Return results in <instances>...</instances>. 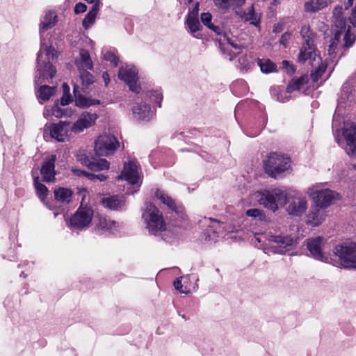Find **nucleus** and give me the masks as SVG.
<instances>
[{
	"label": "nucleus",
	"instance_id": "obj_1",
	"mask_svg": "<svg viewBox=\"0 0 356 356\" xmlns=\"http://www.w3.org/2000/svg\"><path fill=\"white\" fill-rule=\"evenodd\" d=\"M257 197L261 205L273 211L278 209L279 205H286V210L289 214L301 216L307 209L306 198L296 191L275 188L258 193Z\"/></svg>",
	"mask_w": 356,
	"mask_h": 356
},
{
	"label": "nucleus",
	"instance_id": "obj_2",
	"mask_svg": "<svg viewBox=\"0 0 356 356\" xmlns=\"http://www.w3.org/2000/svg\"><path fill=\"white\" fill-rule=\"evenodd\" d=\"M55 56V49L51 46H47L41 39V47L37 57V74L35 83L40 85L43 81L51 79L56 72V69L50 64V60Z\"/></svg>",
	"mask_w": 356,
	"mask_h": 356
},
{
	"label": "nucleus",
	"instance_id": "obj_3",
	"mask_svg": "<svg viewBox=\"0 0 356 356\" xmlns=\"http://www.w3.org/2000/svg\"><path fill=\"white\" fill-rule=\"evenodd\" d=\"M333 27L334 28V37L331 40L329 47L337 49L341 37L343 35L345 47H349L353 45L355 40V36L350 33V26L346 30V21L343 15V8L337 6L333 10Z\"/></svg>",
	"mask_w": 356,
	"mask_h": 356
},
{
	"label": "nucleus",
	"instance_id": "obj_4",
	"mask_svg": "<svg viewBox=\"0 0 356 356\" xmlns=\"http://www.w3.org/2000/svg\"><path fill=\"white\" fill-rule=\"evenodd\" d=\"M142 218L146 229L152 235H158L166 229V223L162 213L152 203H146Z\"/></svg>",
	"mask_w": 356,
	"mask_h": 356
},
{
	"label": "nucleus",
	"instance_id": "obj_5",
	"mask_svg": "<svg viewBox=\"0 0 356 356\" xmlns=\"http://www.w3.org/2000/svg\"><path fill=\"white\" fill-rule=\"evenodd\" d=\"M266 172L273 178H277L283 172L289 170L290 159L275 152L270 154L264 162Z\"/></svg>",
	"mask_w": 356,
	"mask_h": 356
},
{
	"label": "nucleus",
	"instance_id": "obj_6",
	"mask_svg": "<svg viewBox=\"0 0 356 356\" xmlns=\"http://www.w3.org/2000/svg\"><path fill=\"white\" fill-rule=\"evenodd\" d=\"M79 193L82 197L81 205L70 218V225L72 228L81 229L90 225L93 216V211L90 207H83V202L88 195L86 189H80Z\"/></svg>",
	"mask_w": 356,
	"mask_h": 356
},
{
	"label": "nucleus",
	"instance_id": "obj_7",
	"mask_svg": "<svg viewBox=\"0 0 356 356\" xmlns=\"http://www.w3.org/2000/svg\"><path fill=\"white\" fill-rule=\"evenodd\" d=\"M307 195L313 200L315 205L326 209L339 199V194L330 189H319L318 186L308 188Z\"/></svg>",
	"mask_w": 356,
	"mask_h": 356
},
{
	"label": "nucleus",
	"instance_id": "obj_8",
	"mask_svg": "<svg viewBox=\"0 0 356 356\" xmlns=\"http://www.w3.org/2000/svg\"><path fill=\"white\" fill-rule=\"evenodd\" d=\"M356 243L346 242L337 245L334 250V254L338 258L339 264L345 268H355V249Z\"/></svg>",
	"mask_w": 356,
	"mask_h": 356
},
{
	"label": "nucleus",
	"instance_id": "obj_9",
	"mask_svg": "<svg viewBox=\"0 0 356 356\" xmlns=\"http://www.w3.org/2000/svg\"><path fill=\"white\" fill-rule=\"evenodd\" d=\"M118 147L119 143L113 135H101L95 142V152L99 156L112 154Z\"/></svg>",
	"mask_w": 356,
	"mask_h": 356
},
{
	"label": "nucleus",
	"instance_id": "obj_10",
	"mask_svg": "<svg viewBox=\"0 0 356 356\" xmlns=\"http://www.w3.org/2000/svg\"><path fill=\"white\" fill-rule=\"evenodd\" d=\"M268 241V251L281 254L288 252L293 244V238L288 236L271 235Z\"/></svg>",
	"mask_w": 356,
	"mask_h": 356
},
{
	"label": "nucleus",
	"instance_id": "obj_11",
	"mask_svg": "<svg viewBox=\"0 0 356 356\" xmlns=\"http://www.w3.org/2000/svg\"><path fill=\"white\" fill-rule=\"evenodd\" d=\"M118 77L124 81L128 86L130 90L139 93L140 87L138 84V70L135 67L127 65L119 69Z\"/></svg>",
	"mask_w": 356,
	"mask_h": 356
},
{
	"label": "nucleus",
	"instance_id": "obj_12",
	"mask_svg": "<svg viewBox=\"0 0 356 356\" xmlns=\"http://www.w3.org/2000/svg\"><path fill=\"white\" fill-rule=\"evenodd\" d=\"M343 135L346 141V152L349 155L356 156V126L354 122L344 123Z\"/></svg>",
	"mask_w": 356,
	"mask_h": 356
},
{
	"label": "nucleus",
	"instance_id": "obj_13",
	"mask_svg": "<svg viewBox=\"0 0 356 356\" xmlns=\"http://www.w3.org/2000/svg\"><path fill=\"white\" fill-rule=\"evenodd\" d=\"M324 245V239L321 236L311 238L307 240V249L312 257L317 260L327 262L328 258L323 251Z\"/></svg>",
	"mask_w": 356,
	"mask_h": 356
},
{
	"label": "nucleus",
	"instance_id": "obj_14",
	"mask_svg": "<svg viewBox=\"0 0 356 356\" xmlns=\"http://www.w3.org/2000/svg\"><path fill=\"white\" fill-rule=\"evenodd\" d=\"M98 115L96 113H90L88 112L83 113L71 127L70 129L72 132L78 134L83 131L84 129H88L95 124Z\"/></svg>",
	"mask_w": 356,
	"mask_h": 356
},
{
	"label": "nucleus",
	"instance_id": "obj_15",
	"mask_svg": "<svg viewBox=\"0 0 356 356\" xmlns=\"http://www.w3.org/2000/svg\"><path fill=\"white\" fill-rule=\"evenodd\" d=\"M118 179H124L132 185L139 183L140 176L138 166L136 163L135 161H130L124 163V169Z\"/></svg>",
	"mask_w": 356,
	"mask_h": 356
},
{
	"label": "nucleus",
	"instance_id": "obj_16",
	"mask_svg": "<svg viewBox=\"0 0 356 356\" xmlns=\"http://www.w3.org/2000/svg\"><path fill=\"white\" fill-rule=\"evenodd\" d=\"M307 60L310 61L311 65L319 64L321 57L317 54L316 46L302 44L298 57L300 63H304Z\"/></svg>",
	"mask_w": 356,
	"mask_h": 356
},
{
	"label": "nucleus",
	"instance_id": "obj_17",
	"mask_svg": "<svg viewBox=\"0 0 356 356\" xmlns=\"http://www.w3.org/2000/svg\"><path fill=\"white\" fill-rule=\"evenodd\" d=\"M70 122L60 121L58 124H51L49 132L51 138L58 142H64L67 139Z\"/></svg>",
	"mask_w": 356,
	"mask_h": 356
},
{
	"label": "nucleus",
	"instance_id": "obj_18",
	"mask_svg": "<svg viewBox=\"0 0 356 356\" xmlns=\"http://www.w3.org/2000/svg\"><path fill=\"white\" fill-rule=\"evenodd\" d=\"M56 156L51 155L46 159L41 169L40 173L42 180L46 182L53 181L55 179V162Z\"/></svg>",
	"mask_w": 356,
	"mask_h": 356
},
{
	"label": "nucleus",
	"instance_id": "obj_19",
	"mask_svg": "<svg viewBox=\"0 0 356 356\" xmlns=\"http://www.w3.org/2000/svg\"><path fill=\"white\" fill-rule=\"evenodd\" d=\"M325 216L324 208L315 205L307 216V223L313 227L318 226L325 220Z\"/></svg>",
	"mask_w": 356,
	"mask_h": 356
},
{
	"label": "nucleus",
	"instance_id": "obj_20",
	"mask_svg": "<svg viewBox=\"0 0 356 356\" xmlns=\"http://www.w3.org/2000/svg\"><path fill=\"white\" fill-rule=\"evenodd\" d=\"M132 111L137 120L148 121L152 116L151 108L147 104H137L133 107Z\"/></svg>",
	"mask_w": 356,
	"mask_h": 356
},
{
	"label": "nucleus",
	"instance_id": "obj_21",
	"mask_svg": "<svg viewBox=\"0 0 356 356\" xmlns=\"http://www.w3.org/2000/svg\"><path fill=\"white\" fill-rule=\"evenodd\" d=\"M75 64L80 70H92L93 67L89 52L86 49H81L79 56L75 60Z\"/></svg>",
	"mask_w": 356,
	"mask_h": 356
},
{
	"label": "nucleus",
	"instance_id": "obj_22",
	"mask_svg": "<svg viewBox=\"0 0 356 356\" xmlns=\"http://www.w3.org/2000/svg\"><path fill=\"white\" fill-rule=\"evenodd\" d=\"M79 159L91 170L101 171L109 168V163L104 159L91 161L88 157H84Z\"/></svg>",
	"mask_w": 356,
	"mask_h": 356
},
{
	"label": "nucleus",
	"instance_id": "obj_23",
	"mask_svg": "<svg viewBox=\"0 0 356 356\" xmlns=\"http://www.w3.org/2000/svg\"><path fill=\"white\" fill-rule=\"evenodd\" d=\"M330 3V0H309L305 3L304 10L306 13H316L325 8Z\"/></svg>",
	"mask_w": 356,
	"mask_h": 356
},
{
	"label": "nucleus",
	"instance_id": "obj_24",
	"mask_svg": "<svg viewBox=\"0 0 356 356\" xmlns=\"http://www.w3.org/2000/svg\"><path fill=\"white\" fill-rule=\"evenodd\" d=\"M102 203L104 207L112 209V210H118L122 209L124 205V200L122 197H119L117 195L104 197L102 200Z\"/></svg>",
	"mask_w": 356,
	"mask_h": 356
},
{
	"label": "nucleus",
	"instance_id": "obj_25",
	"mask_svg": "<svg viewBox=\"0 0 356 356\" xmlns=\"http://www.w3.org/2000/svg\"><path fill=\"white\" fill-rule=\"evenodd\" d=\"M74 92L75 97V104L78 107L84 108L90 107V106L100 104L99 100L88 98L84 95L78 93L76 87H74Z\"/></svg>",
	"mask_w": 356,
	"mask_h": 356
},
{
	"label": "nucleus",
	"instance_id": "obj_26",
	"mask_svg": "<svg viewBox=\"0 0 356 356\" xmlns=\"http://www.w3.org/2000/svg\"><path fill=\"white\" fill-rule=\"evenodd\" d=\"M155 195L163 204L167 205L172 211L176 213L181 211V207L177 205L175 201L163 191L157 190L155 193Z\"/></svg>",
	"mask_w": 356,
	"mask_h": 356
},
{
	"label": "nucleus",
	"instance_id": "obj_27",
	"mask_svg": "<svg viewBox=\"0 0 356 356\" xmlns=\"http://www.w3.org/2000/svg\"><path fill=\"white\" fill-rule=\"evenodd\" d=\"M55 200L62 203H70L72 197V191L67 188L60 187L55 189Z\"/></svg>",
	"mask_w": 356,
	"mask_h": 356
},
{
	"label": "nucleus",
	"instance_id": "obj_28",
	"mask_svg": "<svg viewBox=\"0 0 356 356\" xmlns=\"http://www.w3.org/2000/svg\"><path fill=\"white\" fill-rule=\"evenodd\" d=\"M300 35L302 40H304L303 44L316 46L314 44L316 34L311 30L309 26L303 25L301 27Z\"/></svg>",
	"mask_w": 356,
	"mask_h": 356
},
{
	"label": "nucleus",
	"instance_id": "obj_29",
	"mask_svg": "<svg viewBox=\"0 0 356 356\" xmlns=\"http://www.w3.org/2000/svg\"><path fill=\"white\" fill-rule=\"evenodd\" d=\"M57 15L54 12L50 11L46 14L44 20L41 23L40 26V34L43 31L48 30L52 28L56 22Z\"/></svg>",
	"mask_w": 356,
	"mask_h": 356
},
{
	"label": "nucleus",
	"instance_id": "obj_30",
	"mask_svg": "<svg viewBox=\"0 0 356 356\" xmlns=\"http://www.w3.org/2000/svg\"><path fill=\"white\" fill-rule=\"evenodd\" d=\"M99 8V3L96 2L95 4H93L92 9L86 15L83 21V26L86 29H88L94 23Z\"/></svg>",
	"mask_w": 356,
	"mask_h": 356
},
{
	"label": "nucleus",
	"instance_id": "obj_31",
	"mask_svg": "<svg viewBox=\"0 0 356 356\" xmlns=\"http://www.w3.org/2000/svg\"><path fill=\"white\" fill-rule=\"evenodd\" d=\"M212 15L209 13H203L201 14L202 22L207 26L209 29L213 31L217 35H220L222 33L221 28L218 26L214 25L212 22Z\"/></svg>",
	"mask_w": 356,
	"mask_h": 356
},
{
	"label": "nucleus",
	"instance_id": "obj_32",
	"mask_svg": "<svg viewBox=\"0 0 356 356\" xmlns=\"http://www.w3.org/2000/svg\"><path fill=\"white\" fill-rule=\"evenodd\" d=\"M56 92L55 87H50L47 85L41 86L38 90V97L42 101H48Z\"/></svg>",
	"mask_w": 356,
	"mask_h": 356
},
{
	"label": "nucleus",
	"instance_id": "obj_33",
	"mask_svg": "<svg viewBox=\"0 0 356 356\" xmlns=\"http://www.w3.org/2000/svg\"><path fill=\"white\" fill-rule=\"evenodd\" d=\"M314 70L311 73V78L313 81H318V80L322 76V75L325 72L327 68V65L323 63L322 59L321 58V62L319 64H316L314 65H312Z\"/></svg>",
	"mask_w": 356,
	"mask_h": 356
},
{
	"label": "nucleus",
	"instance_id": "obj_34",
	"mask_svg": "<svg viewBox=\"0 0 356 356\" xmlns=\"http://www.w3.org/2000/svg\"><path fill=\"white\" fill-rule=\"evenodd\" d=\"M33 183L36 190L37 195L41 200L47 197L48 193L47 188L39 181V177L36 176L33 178Z\"/></svg>",
	"mask_w": 356,
	"mask_h": 356
},
{
	"label": "nucleus",
	"instance_id": "obj_35",
	"mask_svg": "<svg viewBox=\"0 0 356 356\" xmlns=\"http://www.w3.org/2000/svg\"><path fill=\"white\" fill-rule=\"evenodd\" d=\"M241 17L247 22H250V24L258 26L260 22L259 17L254 13L253 6L250 8L248 13H244Z\"/></svg>",
	"mask_w": 356,
	"mask_h": 356
},
{
	"label": "nucleus",
	"instance_id": "obj_36",
	"mask_svg": "<svg viewBox=\"0 0 356 356\" xmlns=\"http://www.w3.org/2000/svg\"><path fill=\"white\" fill-rule=\"evenodd\" d=\"M257 63L264 73L273 72L276 70V65L269 59H258Z\"/></svg>",
	"mask_w": 356,
	"mask_h": 356
},
{
	"label": "nucleus",
	"instance_id": "obj_37",
	"mask_svg": "<svg viewBox=\"0 0 356 356\" xmlns=\"http://www.w3.org/2000/svg\"><path fill=\"white\" fill-rule=\"evenodd\" d=\"M307 82V77L302 76L289 84L286 88V92H291L294 90H298L301 88L302 86L306 84Z\"/></svg>",
	"mask_w": 356,
	"mask_h": 356
},
{
	"label": "nucleus",
	"instance_id": "obj_38",
	"mask_svg": "<svg viewBox=\"0 0 356 356\" xmlns=\"http://www.w3.org/2000/svg\"><path fill=\"white\" fill-rule=\"evenodd\" d=\"M186 22L192 33L200 30L201 25L198 17L187 15Z\"/></svg>",
	"mask_w": 356,
	"mask_h": 356
},
{
	"label": "nucleus",
	"instance_id": "obj_39",
	"mask_svg": "<svg viewBox=\"0 0 356 356\" xmlns=\"http://www.w3.org/2000/svg\"><path fill=\"white\" fill-rule=\"evenodd\" d=\"M80 79L82 83V89L85 90L88 86L93 83L95 81L94 76L87 70L80 72Z\"/></svg>",
	"mask_w": 356,
	"mask_h": 356
},
{
	"label": "nucleus",
	"instance_id": "obj_40",
	"mask_svg": "<svg viewBox=\"0 0 356 356\" xmlns=\"http://www.w3.org/2000/svg\"><path fill=\"white\" fill-rule=\"evenodd\" d=\"M115 222L114 221H111L105 217H99L97 227L102 230L108 231L111 230L115 226Z\"/></svg>",
	"mask_w": 356,
	"mask_h": 356
},
{
	"label": "nucleus",
	"instance_id": "obj_41",
	"mask_svg": "<svg viewBox=\"0 0 356 356\" xmlns=\"http://www.w3.org/2000/svg\"><path fill=\"white\" fill-rule=\"evenodd\" d=\"M246 215L248 216H250V217H252V218H258L259 220H263L264 216L263 214V213L261 212V210L258 209H248L247 211H246Z\"/></svg>",
	"mask_w": 356,
	"mask_h": 356
},
{
	"label": "nucleus",
	"instance_id": "obj_42",
	"mask_svg": "<svg viewBox=\"0 0 356 356\" xmlns=\"http://www.w3.org/2000/svg\"><path fill=\"white\" fill-rule=\"evenodd\" d=\"M104 58L106 60L111 62L114 67H116L118 64V58L113 52L107 51Z\"/></svg>",
	"mask_w": 356,
	"mask_h": 356
},
{
	"label": "nucleus",
	"instance_id": "obj_43",
	"mask_svg": "<svg viewBox=\"0 0 356 356\" xmlns=\"http://www.w3.org/2000/svg\"><path fill=\"white\" fill-rule=\"evenodd\" d=\"M51 115L55 116L56 118H62L63 115H65L64 111L61 109V108L58 106V104H56L51 112Z\"/></svg>",
	"mask_w": 356,
	"mask_h": 356
},
{
	"label": "nucleus",
	"instance_id": "obj_44",
	"mask_svg": "<svg viewBox=\"0 0 356 356\" xmlns=\"http://www.w3.org/2000/svg\"><path fill=\"white\" fill-rule=\"evenodd\" d=\"M216 6L220 9H227L230 6V0H213Z\"/></svg>",
	"mask_w": 356,
	"mask_h": 356
},
{
	"label": "nucleus",
	"instance_id": "obj_45",
	"mask_svg": "<svg viewBox=\"0 0 356 356\" xmlns=\"http://www.w3.org/2000/svg\"><path fill=\"white\" fill-rule=\"evenodd\" d=\"M181 277H179V278H177L175 281H174V286L175 288V289L178 290L180 293H188V291L187 290H184L182 288H183V285L181 284Z\"/></svg>",
	"mask_w": 356,
	"mask_h": 356
},
{
	"label": "nucleus",
	"instance_id": "obj_46",
	"mask_svg": "<svg viewBox=\"0 0 356 356\" xmlns=\"http://www.w3.org/2000/svg\"><path fill=\"white\" fill-rule=\"evenodd\" d=\"M210 220L215 222V225L212 226V227L214 229V234H219L223 231L224 227L222 226V224L220 222L217 220H213L211 218Z\"/></svg>",
	"mask_w": 356,
	"mask_h": 356
},
{
	"label": "nucleus",
	"instance_id": "obj_47",
	"mask_svg": "<svg viewBox=\"0 0 356 356\" xmlns=\"http://www.w3.org/2000/svg\"><path fill=\"white\" fill-rule=\"evenodd\" d=\"M228 44L232 46L236 51L234 53V54H238L241 53V49H242V46L237 44V43H234V42L231 41V40L229 38H226Z\"/></svg>",
	"mask_w": 356,
	"mask_h": 356
},
{
	"label": "nucleus",
	"instance_id": "obj_48",
	"mask_svg": "<svg viewBox=\"0 0 356 356\" xmlns=\"http://www.w3.org/2000/svg\"><path fill=\"white\" fill-rule=\"evenodd\" d=\"M86 6L82 3H78L74 7V12L76 14L83 13L86 10Z\"/></svg>",
	"mask_w": 356,
	"mask_h": 356
},
{
	"label": "nucleus",
	"instance_id": "obj_49",
	"mask_svg": "<svg viewBox=\"0 0 356 356\" xmlns=\"http://www.w3.org/2000/svg\"><path fill=\"white\" fill-rule=\"evenodd\" d=\"M95 179H99L100 181H103L107 179V177L104 175L103 174L95 175V174L90 173V179L93 180Z\"/></svg>",
	"mask_w": 356,
	"mask_h": 356
},
{
	"label": "nucleus",
	"instance_id": "obj_50",
	"mask_svg": "<svg viewBox=\"0 0 356 356\" xmlns=\"http://www.w3.org/2000/svg\"><path fill=\"white\" fill-rule=\"evenodd\" d=\"M70 100L71 99L70 94H63L60 99V104L63 106L67 105L70 102Z\"/></svg>",
	"mask_w": 356,
	"mask_h": 356
},
{
	"label": "nucleus",
	"instance_id": "obj_51",
	"mask_svg": "<svg viewBox=\"0 0 356 356\" xmlns=\"http://www.w3.org/2000/svg\"><path fill=\"white\" fill-rule=\"evenodd\" d=\"M199 3H196L193 9L188 13V15L198 17Z\"/></svg>",
	"mask_w": 356,
	"mask_h": 356
},
{
	"label": "nucleus",
	"instance_id": "obj_52",
	"mask_svg": "<svg viewBox=\"0 0 356 356\" xmlns=\"http://www.w3.org/2000/svg\"><path fill=\"white\" fill-rule=\"evenodd\" d=\"M73 172L78 176H85L87 177L88 179H90V173L87 172L86 171L81 170H73Z\"/></svg>",
	"mask_w": 356,
	"mask_h": 356
},
{
	"label": "nucleus",
	"instance_id": "obj_53",
	"mask_svg": "<svg viewBox=\"0 0 356 356\" xmlns=\"http://www.w3.org/2000/svg\"><path fill=\"white\" fill-rule=\"evenodd\" d=\"M282 65L284 68L287 70L289 72H293L294 69L292 65H290L289 62L287 60L282 61Z\"/></svg>",
	"mask_w": 356,
	"mask_h": 356
},
{
	"label": "nucleus",
	"instance_id": "obj_54",
	"mask_svg": "<svg viewBox=\"0 0 356 356\" xmlns=\"http://www.w3.org/2000/svg\"><path fill=\"white\" fill-rule=\"evenodd\" d=\"M245 2V0H230V6H241Z\"/></svg>",
	"mask_w": 356,
	"mask_h": 356
},
{
	"label": "nucleus",
	"instance_id": "obj_55",
	"mask_svg": "<svg viewBox=\"0 0 356 356\" xmlns=\"http://www.w3.org/2000/svg\"><path fill=\"white\" fill-rule=\"evenodd\" d=\"M153 95L155 97V102L158 104V106L161 107V102L163 99L162 95L159 92H154Z\"/></svg>",
	"mask_w": 356,
	"mask_h": 356
},
{
	"label": "nucleus",
	"instance_id": "obj_56",
	"mask_svg": "<svg viewBox=\"0 0 356 356\" xmlns=\"http://www.w3.org/2000/svg\"><path fill=\"white\" fill-rule=\"evenodd\" d=\"M290 38V34L289 33H284L282 35L280 39V44H283L284 46H286V44L287 42V40Z\"/></svg>",
	"mask_w": 356,
	"mask_h": 356
},
{
	"label": "nucleus",
	"instance_id": "obj_57",
	"mask_svg": "<svg viewBox=\"0 0 356 356\" xmlns=\"http://www.w3.org/2000/svg\"><path fill=\"white\" fill-rule=\"evenodd\" d=\"M102 77L104 80V82H105V84L106 86L108 85V83H109L110 81V79H109V75L107 72H104L103 75H102Z\"/></svg>",
	"mask_w": 356,
	"mask_h": 356
},
{
	"label": "nucleus",
	"instance_id": "obj_58",
	"mask_svg": "<svg viewBox=\"0 0 356 356\" xmlns=\"http://www.w3.org/2000/svg\"><path fill=\"white\" fill-rule=\"evenodd\" d=\"M343 1H344L345 8L348 9L349 7H350L353 5L354 0H343Z\"/></svg>",
	"mask_w": 356,
	"mask_h": 356
},
{
	"label": "nucleus",
	"instance_id": "obj_59",
	"mask_svg": "<svg viewBox=\"0 0 356 356\" xmlns=\"http://www.w3.org/2000/svg\"><path fill=\"white\" fill-rule=\"evenodd\" d=\"M335 49L334 48H330V47H329L328 49H327V51H328V54L329 56H330V58H333L334 57V54H335Z\"/></svg>",
	"mask_w": 356,
	"mask_h": 356
},
{
	"label": "nucleus",
	"instance_id": "obj_60",
	"mask_svg": "<svg viewBox=\"0 0 356 356\" xmlns=\"http://www.w3.org/2000/svg\"><path fill=\"white\" fill-rule=\"evenodd\" d=\"M277 99L279 101V102H284L286 101V99H287V97L285 96L284 97H283V95L282 94H278L277 95Z\"/></svg>",
	"mask_w": 356,
	"mask_h": 356
},
{
	"label": "nucleus",
	"instance_id": "obj_61",
	"mask_svg": "<svg viewBox=\"0 0 356 356\" xmlns=\"http://www.w3.org/2000/svg\"><path fill=\"white\" fill-rule=\"evenodd\" d=\"M63 92H64V94H69V86H67V83H64L63 84Z\"/></svg>",
	"mask_w": 356,
	"mask_h": 356
},
{
	"label": "nucleus",
	"instance_id": "obj_62",
	"mask_svg": "<svg viewBox=\"0 0 356 356\" xmlns=\"http://www.w3.org/2000/svg\"><path fill=\"white\" fill-rule=\"evenodd\" d=\"M256 239H257L259 242H260V239H259V238H256Z\"/></svg>",
	"mask_w": 356,
	"mask_h": 356
},
{
	"label": "nucleus",
	"instance_id": "obj_63",
	"mask_svg": "<svg viewBox=\"0 0 356 356\" xmlns=\"http://www.w3.org/2000/svg\"><path fill=\"white\" fill-rule=\"evenodd\" d=\"M192 1H193V0H188V2H189V3H191V2H192Z\"/></svg>",
	"mask_w": 356,
	"mask_h": 356
}]
</instances>
